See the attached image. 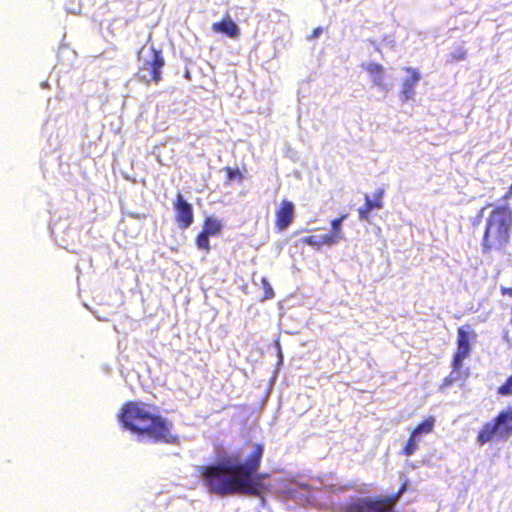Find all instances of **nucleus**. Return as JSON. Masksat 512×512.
I'll return each mask as SVG.
<instances>
[{
  "label": "nucleus",
  "instance_id": "nucleus-13",
  "mask_svg": "<svg viewBox=\"0 0 512 512\" xmlns=\"http://www.w3.org/2000/svg\"><path fill=\"white\" fill-rule=\"evenodd\" d=\"M404 71L409 74V77L403 81L399 96L402 101H408L413 98L415 86L417 85L421 76L418 70L415 68L405 67Z\"/></svg>",
  "mask_w": 512,
  "mask_h": 512
},
{
  "label": "nucleus",
  "instance_id": "nucleus-10",
  "mask_svg": "<svg viewBox=\"0 0 512 512\" xmlns=\"http://www.w3.org/2000/svg\"><path fill=\"white\" fill-rule=\"evenodd\" d=\"M175 219L180 229H188L194 221L193 206L183 198V194H177L174 202Z\"/></svg>",
  "mask_w": 512,
  "mask_h": 512
},
{
  "label": "nucleus",
  "instance_id": "nucleus-21",
  "mask_svg": "<svg viewBox=\"0 0 512 512\" xmlns=\"http://www.w3.org/2000/svg\"><path fill=\"white\" fill-rule=\"evenodd\" d=\"M435 424V419L433 417H429L418 424L415 429L412 431L419 438L422 437L423 434H427L433 430Z\"/></svg>",
  "mask_w": 512,
  "mask_h": 512
},
{
  "label": "nucleus",
  "instance_id": "nucleus-34",
  "mask_svg": "<svg viewBox=\"0 0 512 512\" xmlns=\"http://www.w3.org/2000/svg\"><path fill=\"white\" fill-rule=\"evenodd\" d=\"M510 190H512V183H511V186H510Z\"/></svg>",
  "mask_w": 512,
  "mask_h": 512
},
{
  "label": "nucleus",
  "instance_id": "nucleus-22",
  "mask_svg": "<svg viewBox=\"0 0 512 512\" xmlns=\"http://www.w3.org/2000/svg\"><path fill=\"white\" fill-rule=\"evenodd\" d=\"M420 440L421 438H419L417 435L411 432L410 437L403 448V454L405 456L413 455L418 448V443Z\"/></svg>",
  "mask_w": 512,
  "mask_h": 512
},
{
  "label": "nucleus",
  "instance_id": "nucleus-11",
  "mask_svg": "<svg viewBox=\"0 0 512 512\" xmlns=\"http://www.w3.org/2000/svg\"><path fill=\"white\" fill-rule=\"evenodd\" d=\"M276 221L275 226L276 228L282 232L285 231L293 222L295 217V205L292 201H289L287 199H283L276 211Z\"/></svg>",
  "mask_w": 512,
  "mask_h": 512
},
{
  "label": "nucleus",
  "instance_id": "nucleus-23",
  "mask_svg": "<svg viewBox=\"0 0 512 512\" xmlns=\"http://www.w3.org/2000/svg\"><path fill=\"white\" fill-rule=\"evenodd\" d=\"M210 236L206 234L203 230L197 235L195 239L196 246L199 250H204L208 252L210 250Z\"/></svg>",
  "mask_w": 512,
  "mask_h": 512
},
{
  "label": "nucleus",
  "instance_id": "nucleus-3",
  "mask_svg": "<svg viewBox=\"0 0 512 512\" xmlns=\"http://www.w3.org/2000/svg\"><path fill=\"white\" fill-rule=\"evenodd\" d=\"M512 229V209L507 203L496 206L486 219L481 242L484 254L494 250L505 251Z\"/></svg>",
  "mask_w": 512,
  "mask_h": 512
},
{
  "label": "nucleus",
  "instance_id": "nucleus-30",
  "mask_svg": "<svg viewBox=\"0 0 512 512\" xmlns=\"http://www.w3.org/2000/svg\"><path fill=\"white\" fill-rule=\"evenodd\" d=\"M501 294L504 296L507 295L509 297H512V287L511 288L501 287Z\"/></svg>",
  "mask_w": 512,
  "mask_h": 512
},
{
  "label": "nucleus",
  "instance_id": "nucleus-28",
  "mask_svg": "<svg viewBox=\"0 0 512 512\" xmlns=\"http://www.w3.org/2000/svg\"><path fill=\"white\" fill-rule=\"evenodd\" d=\"M263 289L265 291V299H271L274 297V291L269 281L266 278H262Z\"/></svg>",
  "mask_w": 512,
  "mask_h": 512
},
{
  "label": "nucleus",
  "instance_id": "nucleus-12",
  "mask_svg": "<svg viewBox=\"0 0 512 512\" xmlns=\"http://www.w3.org/2000/svg\"><path fill=\"white\" fill-rule=\"evenodd\" d=\"M365 204L358 209L359 219L371 222L370 218L374 212L383 207L382 196L383 194H364Z\"/></svg>",
  "mask_w": 512,
  "mask_h": 512
},
{
  "label": "nucleus",
  "instance_id": "nucleus-33",
  "mask_svg": "<svg viewBox=\"0 0 512 512\" xmlns=\"http://www.w3.org/2000/svg\"><path fill=\"white\" fill-rule=\"evenodd\" d=\"M510 196H512V193H509V194H505V197H504V199L506 200V199H508V198H509Z\"/></svg>",
  "mask_w": 512,
  "mask_h": 512
},
{
  "label": "nucleus",
  "instance_id": "nucleus-16",
  "mask_svg": "<svg viewBox=\"0 0 512 512\" xmlns=\"http://www.w3.org/2000/svg\"><path fill=\"white\" fill-rule=\"evenodd\" d=\"M363 68L370 75L373 86L378 87L384 91L387 90V85L385 83V69L381 64L372 62L363 65Z\"/></svg>",
  "mask_w": 512,
  "mask_h": 512
},
{
  "label": "nucleus",
  "instance_id": "nucleus-27",
  "mask_svg": "<svg viewBox=\"0 0 512 512\" xmlns=\"http://www.w3.org/2000/svg\"><path fill=\"white\" fill-rule=\"evenodd\" d=\"M304 243L314 248L323 246L322 235H311L304 238Z\"/></svg>",
  "mask_w": 512,
  "mask_h": 512
},
{
  "label": "nucleus",
  "instance_id": "nucleus-2",
  "mask_svg": "<svg viewBox=\"0 0 512 512\" xmlns=\"http://www.w3.org/2000/svg\"><path fill=\"white\" fill-rule=\"evenodd\" d=\"M121 427L144 443L177 444L179 438L171 430L173 423L161 415L152 413L143 403L128 401L117 414Z\"/></svg>",
  "mask_w": 512,
  "mask_h": 512
},
{
  "label": "nucleus",
  "instance_id": "nucleus-14",
  "mask_svg": "<svg viewBox=\"0 0 512 512\" xmlns=\"http://www.w3.org/2000/svg\"><path fill=\"white\" fill-rule=\"evenodd\" d=\"M476 337L477 334L470 325L459 327L457 329V350L470 354L472 350L471 343Z\"/></svg>",
  "mask_w": 512,
  "mask_h": 512
},
{
  "label": "nucleus",
  "instance_id": "nucleus-5",
  "mask_svg": "<svg viewBox=\"0 0 512 512\" xmlns=\"http://www.w3.org/2000/svg\"><path fill=\"white\" fill-rule=\"evenodd\" d=\"M512 436V406L502 410L478 432L476 441L480 446L491 442L495 437L508 439Z\"/></svg>",
  "mask_w": 512,
  "mask_h": 512
},
{
  "label": "nucleus",
  "instance_id": "nucleus-26",
  "mask_svg": "<svg viewBox=\"0 0 512 512\" xmlns=\"http://www.w3.org/2000/svg\"><path fill=\"white\" fill-rule=\"evenodd\" d=\"M341 241L343 240L341 238H338L337 235L333 234L330 231L326 234H322L323 245L334 246L340 243Z\"/></svg>",
  "mask_w": 512,
  "mask_h": 512
},
{
  "label": "nucleus",
  "instance_id": "nucleus-32",
  "mask_svg": "<svg viewBox=\"0 0 512 512\" xmlns=\"http://www.w3.org/2000/svg\"><path fill=\"white\" fill-rule=\"evenodd\" d=\"M321 28H316L314 29L313 33H312V37L315 38V37H318L319 34L321 33Z\"/></svg>",
  "mask_w": 512,
  "mask_h": 512
},
{
  "label": "nucleus",
  "instance_id": "nucleus-17",
  "mask_svg": "<svg viewBox=\"0 0 512 512\" xmlns=\"http://www.w3.org/2000/svg\"><path fill=\"white\" fill-rule=\"evenodd\" d=\"M222 223L213 216H208L204 220L203 231L209 236H216L222 230Z\"/></svg>",
  "mask_w": 512,
  "mask_h": 512
},
{
  "label": "nucleus",
  "instance_id": "nucleus-1",
  "mask_svg": "<svg viewBox=\"0 0 512 512\" xmlns=\"http://www.w3.org/2000/svg\"><path fill=\"white\" fill-rule=\"evenodd\" d=\"M265 452L262 443L247 442L227 450L217 448L214 461L195 470L211 495L255 496L260 491L259 470Z\"/></svg>",
  "mask_w": 512,
  "mask_h": 512
},
{
  "label": "nucleus",
  "instance_id": "nucleus-15",
  "mask_svg": "<svg viewBox=\"0 0 512 512\" xmlns=\"http://www.w3.org/2000/svg\"><path fill=\"white\" fill-rule=\"evenodd\" d=\"M212 30L219 34H224L229 38L235 39L240 35L238 25L229 17H223L221 21L212 24Z\"/></svg>",
  "mask_w": 512,
  "mask_h": 512
},
{
  "label": "nucleus",
  "instance_id": "nucleus-25",
  "mask_svg": "<svg viewBox=\"0 0 512 512\" xmlns=\"http://www.w3.org/2000/svg\"><path fill=\"white\" fill-rule=\"evenodd\" d=\"M497 393L500 396H511L512 395V374L506 379V381L498 387Z\"/></svg>",
  "mask_w": 512,
  "mask_h": 512
},
{
  "label": "nucleus",
  "instance_id": "nucleus-19",
  "mask_svg": "<svg viewBox=\"0 0 512 512\" xmlns=\"http://www.w3.org/2000/svg\"><path fill=\"white\" fill-rule=\"evenodd\" d=\"M348 218V214H342L341 216L331 220L330 222V232L337 235L338 238L345 240V233L343 231V222Z\"/></svg>",
  "mask_w": 512,
  "mask_h": 512
},
{
  "label": "nucleus",
  "instance_id": "nucleus-9",
  "mask_svg": "<svg viewBox=\"0 0 512 512\" xmlns=\"http://www.w3.org/2000/svg\"><path fill=\"white\" fill-rule=\"evenodd\" d=\"M143 194H123L120 198L122 212L132 218L146 217Z\"/></svg>",
  "mask_w": 512,
  "mask_h": 512
},
{
  "label": "nucleus",
  "instance_id": "nucleus-18",
  "mask_svg": "<svg viewBox=\"0 0 512 512\" xmlns=\"http://www.w3.org/2000/svg\"><path fill=\"white\" fill-rule=\"evenodd\" d=\"M465 380V374L463 373L462 369H453L450 372V374L444 378L443 384L441 385L440 389L444 390L447 387L452 386L455 383L462 384Z\"/></svg>",
  "mask_w": 512,
  "mask_h": 512
},
{
  "label": "nucleus",
  "instance_id": "nucleus-4",
  "mask_svg": "<svg viewBox=\"0 0 512 512\" xmlns=\"http://www.w3.org/2000/svg\"><path fill=\"white\" fill-rule=\"evenodd\" d=\"M408 489L405 481L395 493L375 497H351L341 505V512H396L395 506Z\"/></svg>",
  "mask_w": 512,
  "mask_h": 512
},
{
  "label": "nucleus",
  "instance_id": "nucleus-6",
  "mask_svg": "<svg viewBox=\"0 0 512 512\" xmlns=\"http://www.w3.org/2000/svg\"><path fill=\"white\" fill-rule=\"evenodd\" d=\"M144 49L139 52V60L141 66L139 68V77L146 84L154 83L158 84L162 80L161 71L165 65V60L160 50H157L154 46H150L148 49V57H141Z\"/></svg>",
  "mask_w": 512,
  "mask_h": 512
},
{
  "label": "nucleus",
  "instance_id": "nucleus-31",
  "mask_svg": "<svg viewBox=\"0 0 512 512\" xmlns=\"http://www.w3.org/2000/svg\"><path fill=\"white\" fill-rule=\"evenodd\" d=\"M322 484H323L325 487L329 488V490H330L331 492H336V491H338V490H343V489H344V488H337V486H336V485H333V484H324L323 482H322Z\"/></svg>",
  "mask_w": 512,
  "mask_h": 512
},
{
  "label": "nucleus",
  "instance_id": "nucleus-29",
  "mask_svg": "<svg viewBox=\"0 0 512 512\" xmlns=\"http://www.w3.org/2000/svg\"><path fill=\"white\" fill-rule=\"evenodd\" d=\"M466 58V50L462 47H459L455 52L450 54V59L452 61H461Z\"/></svg>",
  "mask_w": 512,
  "mask_h": 512
},
{
  "label": "nucleus",
  "instance_id": "nucleus-7",
  "mask_svg": "<svg viewBox=\"0 0 512 512\" xmlns=\"http://www.w3.org/2000/svg\"><path fill=\"white\" fill-rule=\"evenodd\" d=\"M54 217L55 215L52 216L50 223L51 235L60 247L67 249L69 243L72 242L76 236V230L71 229L68 218L59 216L58 219H54Z\"/></svg>",
  "mask_w": 512,
  "mask_h": 512
},
{
  "label": "nucleus",
  "instance_id": "nucleus-8",
  "mask_svg": "<svg viewBox=\"0 0 512 512\" xmlns=\"http://www.w3.org/2000/svg\"><path fill=\"white\" fill-rule=\"evenodd\" d=\"M288 493L291 498L302 504L317 506L323 500L322 490L307 484L297 483L288 490Z\"/></svg>",
  "mask_w": 512,
  "mask_h": 512
},
{
  "label": "nucleus",
  "instance_id": "nucleus-24",
  "mask_svg": "<svg viewBox=\"0 0 512 512\" xmlns=\"http://www.w3.org/2000/svg\"><path fill=\"white\" fill-rule=\"evenodd\" d=\"M470 354H467L465 352L456 350V352L453 355L451 366L453 369H462L463 367V361L469 357Z\"/></svg>",
  "mask_w": 512,
  "mask_h": 512
},
{
  "label": "nucleus",
  "instance_id": "nucleus-20",
  "mask_svg": "<svg viewBox=\"0 0 512 512\" xmlns=\"http://www.w3.org/2000/svg\"><path fill=\"white\" fill-rule=\"evenodd\" d=\"M223 171L226 174L225 181L227 184H231L234 182L241 183L244 180V175H243L242 171L237 167H235V168L225 167V168H223Z\"/></svg>",
  "mask_w": 512,
  "mask_h": 512
}]
</instances>
